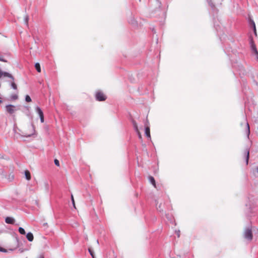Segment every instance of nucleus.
<instances>
[{
  "instance_id": "1a4fd4ad",
  "label": "nucleus",
  "mask_w": 258,
  "mask_h": 258,
  "mask_svg": "<svg viewBox=\"0 0 258 258\" xmlns=\"http://www.w3.org/2000/svg\"><path fill=\"white\" fill-rule=\"evenodd\" d=\"M244 155L245 157L246 164L247 165L248 163V159L249 157V151L248 149H246L244 151Z\"/></svg>"
},
{
  "instance_id": "a878e982",
  "label": "nucleus",
  "mask_w": 258,
  "mask_h": 258,
  "mask_svg": "<svg viewBox=\"0 0 258 258\" xmlns=\"http://www.w3.org/2000/svg\"><path fill=\"white\" fill-rule=\"evenodd\" d=\"M37 258H44V255L42 254H39Z\"/></svg>"
},
{
  "instance_id": "4468645a",
  "label": "nucleus",
  "mask_w": 258,
  "mask_h": 258,
  "mask_svg": "<svg viewBox=\"0 0 258 258\" xmlns=\"http://www.w3.org/2000/svg\"><path fill=\"white\" fill-rule=\"evenodd\" d=\"M133 125H134L135 129L138 132L139 138H141V135L138 131V126H137V123L134 121H133Z\"/></svg>"
},
{
  "instance_id": "6e6552de",
  "label": "nucleus",
  "mask_w": 258,
  "mask_h": 258,
  "mask_svg": "<svg viewBox=\"0 0 258 258\" xmlns=\"http://www.w3.org/2000/svg\"><path fill=\"white\" fill-rule=\"evenodd\" d=\"M145 134L146 136V137L151 140V135H150V127L147 125H145Z\"/></svg>"
},
{
  "instance_id": "423d86ee",
  "label": "nucleus",
  "mask_w": 258,
  "mask_h": 258,
  "mask_svg": "<svg viewBox=\"0 0 258 258\" xmlns=\"http://www.w3.org/2000/svg\"><path fill=\"white\" fill-rule=\"evenodd\" d=\"M29 130H30V132L29 133H24V136L26 137H30L34 134L35 129L33 125L30 126Z\"/></svg>"
},
{
  "instance_id": "6ab92c4d",
  "label": "nucleus",
  "mask_w": 258,
  "mask_h": 258,
  "mask_svg": "<svg viewBox=\"0 0 258 258\" xmlns=\"http://www.w3.org/2000/svg\"><path fill=\"white\" fill-rule=\"evenodd\" d=\"M88 250H89V252L90 254L91 255L92 258H95V255H94V252L93 250L91 248H89Z\"/></svg>"
},
{
  "instance_id": "7ed1b4c3",
  "label": "nucleus",
  "mask_w": 258,
  "mask_h": 258,
  "mask_svg": "<svg viewBox=\"0 0 258 258\" xmlns=\"http://www.w3.org/2000/svg\"><path fill=\"white\" fill-rule=\"evenodd\" d=\"M6 109L7 112L10 114H12L17 110L16 107L13 105H8L6 106Z\"/></svg>"
},
{
  "instance_id": "f03ea898",
  "label": "nucleus",
  "mask_w": 258,
  "mask_h": 258,
  "mask_svg": "<svg viewBox=\"0 0 258 258\" xmlns=\"http://www.w3.org/2000/svg\"><path fill=\"white\" fill-rule=\"evenodd\" d=\"M95 97L96 100L99 101H105L106 99V96L101 91H97L96 93Z\"/></svg>"
},
{
  "instance_id": "0eeeda50",
  "label": "nucleus",
  "mask_w": 258,
  "mask_h": 258,
  "mask_svg": "<svg viewBox=\"0 0 258 258\" xmlns=\"http://www.w3.org/2000/svg\"><path fill=\"white\" fill-rule=\"evenodd\" d=\"M250 47H251V49L252 51L255 54L257 55H258V51H257V50L256 49V46H255V44H254V42H253L252 40H250Z\"/></svg>"
},
{
  "instance_id": "2eb2a0df",
  "label": "nucleus",
  "mask_w": 258,
  "mask_h": 258,
  "mask_svg": "<svg viewBox=\"0 0 258 258\" xmlns=\"http://www.w3.org/2000/svg\"><path fill=\"white\" fill-rule=\"evenodd\" d=\"M245 126H246V135L247 136V137H248L249 135V134H250V130H249V124H248V123L247 122L246 123Z\"/></svg>"
},
{
  "instance_id": "f3484780",
  "label": "nucleus",
  "mask_w": 258,
  "mask_h": 258,
  "mask_svg": "<svg viewBox=\"0 0 258 258\" xmlns=\"http://www.w3.org/2000/svg\"><path fill=\"white\" fill-rule=\"evenodd\" d=\"M35 67L37 71L39 73L41 72V67L39 63H35Z\"/></svg>"
},
{
  "instance_id": "393cba45",
  "label": "nucleus",
  "mask_w": 258,
  "mask_h": 258,
  "mask_svg": "<svg viewBox=\"0 0 258 258\" xmlns=\"http://www.w3.org/2000/svg\"><path fill=\"white\" fill-rule=\"evenodd\" d=\"M0 251L6 252H7V249H6L5 248L0 247Z\"/></svg>"
},
{
  "instance_id": "ddd939ff",
  "label": "nucleus",
  "mask_w": 258,
  "mask_h": 258,
  "mask_svg": "<svg viewBox=\"0 0 258 258\" xmlns=\"http://www.w3.org/2000/svg\"><path fill=\"white\" fill-rule=\"evenodd\" d=\"M25 175L27 180H30L31 179V176L29 171H28V170H25Z\"/></svg>"
},
{
  "instance_id": "9b49d317",
  "label": "nucleus",
  "mask_w": 258,
  "mask_h": 258,
  "mask_svg": "<svg viewBox=\"0 0 258 258\" xmlns=\"http://www.w3.org/2000/svg\"><path fill=\"white\" fill-rule=\"evenodd\" d=\"M26 237H27L28 240L29 241H32L34 239L33 235L31 232H29L27 234Z\"/></svg>"
},
{
  "instance_id": "aec40b11",
  "label": "nucleus",
  "mask_w": 258,
  "mask_h": 258,
  "mask_svg": "<svg viewBox=\"0 0 258 258\" xmlns=\"http://www.w3.org/2000/svg\"><path fill=\"white\" fill-rule=\"evenodd\" d=\"M25 100L27 102H30L31 101V99L29 95H26L25 97Z\"/></svg>"
},
{
  "instance_id": "cd10ccee",
  "label": "nucleus",
  "mask_w": 258,
  "mask_h": 258,
  "mask_svg": "<svg viewBox=\"0 0 258 258\" xmlns=\"http://www.w3.org/2000/svg\"><path fill=\"white\" fill-rule=\"evenodd\" d=\"M26 23L27 24L28 23V18H26Z\"/></svg>"
},
{
  "instance_id": "9d476101",
  "label": "nucleus",
  "mask_w": 258,
  "mask_h": 258,
  "mask_svg": "<svg viewBox=\"0 0 258 258\" xmlns=\"http://www.w3.org/2000/svg\"><path fill=\"white\" fill-rule=\"evenodd\" d=\"M5 222L8 224H13L14 223L15 220L13 218L8 217L6 218Z\"/></svg>"
},
{
  "instance_id": "bb28decb",
  "label": "nucleus",
  "mask_w": 258,
  "mask_h": 258,
  "mask_svg": "<svg viewBox=\"0 0 258 258\" xmlns=\"http://www.w3.org/2000/svg\"><path fill=\"white\" fill-rule=\"evenodd\" d=\"M17 98H18V96L17 95H14V96H13V98L14 99H17Z\"/></svg>"
},
{
  "instance_id": "a211bd4d",
  "label": "nucleus",
  "mask_w": 258,
  "mask_h": 258,
  "mask_svg": "<svg viewBox=\"0 0 258 258\" xmlns=\"http://www.w3.org/2000/svg\"><path fill=\"white\" fill-rule=\"evenodd\" d=\"M19 232H20V234L23 235H24L26 233L25 230L22 227H20L19 228Z\"/></svg>"
},
{
  "instance_id": "20e7f679",
  "label": "nucleus",
  "mask_w": 258,
  "mask_h": 258,
  "mask_svg": "<svg viewBox=\"0 0 258 258\" xmlns=\"http://www.w3.org/2000/svg\"><path fill=\"white\" fill-rule=\"evenodd\" d=\"M12 242L13 245L12 248L9 249L10 250H14L19 247V240L17 238H13Z\"/></svg>"
},
{
  "instance_id": "b1692460",
  "label": "nucleus",
  "mask_w": 258,
  "mask_h": 258,
  "mask_svg": "<svg viewBox=\"0 0 258 258\" xmlns=\"http://www.w3.org/2000/svg\"><path fill=\"white\" fill-rule=\"evenodd\" d=\"M54 163H55V165H56L57 166H59V162L57 159L54 160Z\"/></svg>"
},
{
  "instance_id": "c756f323",
  "label": "nucleus",
  "mask_w": 258,
  "mask_h": 258,
  "mask_svg": "<svg viewBox=\"0 0 258 258\" xmlns=\"http://www.w3.org/2000/svg\"><path fill=\"white\" fill-rule=\"evenodd\" d=\"M210 5H211V7H214V5H213V4H210Z\"/></svg>"
},
{
  "instance_id": "7c9ffc66",
  "label": "nucleus",
  "mask_w": 258,
  "mask_h": 258,
  "mask_svg": "<svg viewBox=\"0 0 258 258\" xmlns=\"http://www.w3.org/2000/svg\"><path fill=\"white\" fill-rule=\"evenodd\" d=\"M2 103V101L0 100V103Z\"/></svg>"
},
{
  "instance_id": "c85d7f7f",
  "label": "nucleus",
  "mask_w": 258,
  "mask_h": 258,
  "mask_svg": "<svg viewBox=\"0 0 258 258\" xmlns=\"http://www.w3.org/2000/svg\"><path fill=\"white\" fill-rule=\"evenodd\" d=\"M207 1H208V2H209V4H210V2H211V1H210V0H207Z\"/></svg>"
},
{
  "instance_id": "dca6fc26",
  "label": "nucleus",
  "mask_w": 258,
  "mask_h": 258,
  "mask_svg": "<svg viewBox=\"0 0 258 258\" xmlns=\"http://www.w3.org/2000/svg\"><path fill=\"white\" fill-rule=\"evenodd\" d=\"M149 180L154 186L156 187V183L154 178L152 176H149Z\"/></svg>"
},
{
  "instance_id": "f8f14e48",
  "label": "nucleus",
  "mask_w": 258,
  "mask_h": 258,
  "mask_svg": "<svg viewBox=\"0 0 258 258\" xmlns=\"http://www.w3.org/2000/svg\"><path fill=\"white\" fill-rule=\"evenodd\" d=\"M130 24H131L133 27L136 28L138 26V23L137 21L134 18L130 22Z\"/></svg>"
},
{
  "instance_id": "412c9836",
  "label": "nucleus",
  "mask_w": 258,
  "mask_h": 258,
  "mask_svg": "<svg viewBox=\"0 0 258 258\" xmlns=\"http://www.w3.org/2000/svg\"><path fill=\"white\" fill-rule=\"evenodd\" d=\"M71 200H72V203L73 204V206L76 209V208L75 200H74V197H73V196L72 195L71 196Z\"/></svg>"
},
{
  "instance_id": "5701e85b",
  "label": "nucleus",
  "mask_w": 258,
  "mask_h": 258,
  "mask_svg": "<svg viewBox=\"0 0 258 258\" xmlns=\"http://www.w3.org/2000/svg\"><path fill=\"white\" fill-rule=\"evenodd\" d=\"M0 61H3V62H6L7 61L3 59V56L2 54L0 53Z\"/></svg>"
},
{
  "instance_id": "f257e3e1",
  "label": "nucleus",
  "mask_w": 258,
  "mask_h": 258,
  "mask_svg": "<svg viewBox=\"0 0 258 258\" xmlns=\"http://www.w3.org/2000/svg\"><path fill=\"white\" fill-rule=\"evenodd\" d=\"M244 237L249 240L251 241L252 239V234L251 229L250 228L245 229L243 233Z\"/></svg>"
},
{
  "instance_id": "39448f33",
  "label": "nucleus",
  "mask_w": 258,
  "mask_h": 258,
  "mask_svg": "<svg viewBox=\"0 0 258 258\" xmlns=\"http://www.w3.org/2000/svg\"><path fill=\"white\" fill-rule=\"evenodd\" d=\"M36 110L40 116L41 122L43 123L44 122V115L42 111L39 107H37Z\"/></svg>"
},
{
  "instance_id": "4be33fe9",
  "label": "nucleus",
  "mask_w": 258,
  "mask_h": 258,
  "mask_svg": "<svg viewBox=\"0 0 258 258\" xmlns=\"http://www.w3.org/2000/svg\"><path fill=\"white\" fill-rule=\"evenodd\" d=\"M251 24H252V26L253 27V30H254V33H255V34H256V28H255V23L253 22V21H252V20L251 21Z\"/></svg>"
}]
</instances>
